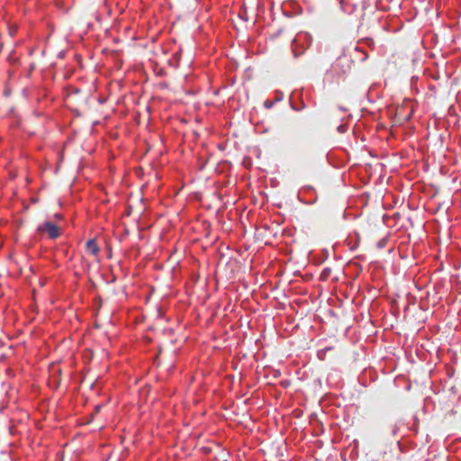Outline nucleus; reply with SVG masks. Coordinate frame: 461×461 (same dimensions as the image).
Masks as SVG:
<instances>
[{"instance_id": "f257e3e1", "label": "nucleus", "mask_w": 461, "mask_h": 461, "mask_svg": "<svg viewBox=\"0 0 461 461\" xmlns=\"http://www.w3.org/2000/svg\"><path fill=\"white\" fill-rule=\"evenodd\" d=\"M37 231L40 233L47 232L48 236L52 240L59 238L61 234L60 229L51 221H45L38 226Z\"/></svg>"}, {"instance_id": "f03ea898", "label": "nucleus", "mask_w": 461, "mask_h": 461, "mask_svg": "<svg viewBox=\"0 0 461 461\" xmlns=\"http://www.w3.org/2000/svg\"><path fill=\"white\" fill-rule=\"evenodd\" d=\"M376 247L379 249L386 248L388 254H390L394 249L393 242L392 241L390 235L388 234L378 241Z\"/></svg>"}, {"instance_id": "7ed1b4c3", "label": "nucleus", "mask_w": 461, "mask_h": 461, "mask_svg": "<svg viewBox=\"0 0 461 461\" xmlns=\"http://www.w3.org/2000/svg\"><path fill=\"white\" fill-rule=\"evenodd\" d=\"M378 19V24L379 26L384 31V32H397L399 30V27L397 25H393L390 23H388L386 20H384L383 17H377Z\"/></svg>"}, {"instance_id": "20e7f679", "label": "nucleus", "mask_w": 461, "mask_h": 461, "mask_svg": "<svg viewBox=\"0 0 461 461\" xmlns=\"http://www.w3.org/2000/svg\"><path fill=\"white\" fill-rule=\"evenodd\" d=\"M86 251L93 255L97 256L99 253V247L95 239L89 240L86 244Z\"/></svg>"}, {"instance_id": "39448f33", "label": "nucleus", "mask_w": 461, "mask_h": 461, "mask_svg": "<svg viewBox=\"0 0 461 461\" xmlns=\"http://www.w3.org/2000/svg\"><path fill=\"white\" fill-rule=\"evenodd\" d=\"M382 218H383L384 224L388 226L389 225L388 221L392 220V218L386 214H383Z\"/></svg>"}, {"instance_id": "423d86ee", "label": "nucleus", "mask_w": 461, "mask_h": 461, "mask_svg": "<svg viewBox=\"0 0 461 461\" xmlns=\"http://www.w3.org/2000/svg\"><path fill=\"white\" fill-rule=\"evenodd\" d=\"M407 296H408V300L411 303H414L415 301H416V297L415 296H412L410 293L407 294Z\"/></svg>"}, {"instance_id": "0eeeda50", "label": "nucleus", "mask_w": 461, "mask_h": 461, "mask_svg": "<svg viewBox=\"0 0 461 461\" xmlns=\"http://www.w3.org/2000/svg\"><path fill=\"white\" fill-rule=\"evenodd\" d=\"M418 291H419V292H422V294H426V296H427L428 298H429V296H430V292H429V290H421V289H419Z\"/></svg>"}, {"instance_id": "6e6552de", "label": "nucleus", "mask_w": 461, "mask_h": 461, "mask_svg": "<svg viewBox=\"0 0 461 461\" xmlns=\"http://www.w3.org/2000/svg\"><path fill=\"white\" fill-rule=\"evenodd\" d=\"M338 131H339V132H345V131H346V126H345L344 124L339 125V126L338 127Z\"/></svg>"}, {"instance_id": "1a4fd4ad", "label": "nucleus", "mask_w": 461, "mask_h": 461, "mask_svg": "<svg viewBox=\"0 0 461 461\" xmlns=\"http://www.w3.org/2000/svg\"><path fill=\"white\" fill-rule=\"evenodd\" d=\"M375 8H376V11L379 10V9H382V10H386L385 7L382 6L380 7L379 6V0H376V5H375Z\"/></svg>"}, {"instance_id": "9d476101", "label": "nucleus", "mask_w": 461, "mask_h": 461, "mask_svg": "<svg viewBox=\"0 0 461 461\" xmlns=\"http://www.w3.org/2000/svg\"><path fill=\"white\" fill-rule=\"evenodd\" d=\"M432 292H433V303H435V302H436L435 295H436V294H437V290H436V289H433V290H432Z\"/></svg>"}, {"instance_id": "9b49d317", "label": "nucleus", "mask_w": 461, "mask_h": 461, "mask_svg": "<svg viewBox=\"0 0 461 461\" xmlns=\"http://www.w3.org/2000/svg\"><path fill=\"white\" fill-rule=\"evenodd\" d=\"M265 105L269 108L272 106V103H268V101H266Z\"/></svg>"}, {"instance_id": "f8f14e48", "label": "nucleus", "mask_w": 461, "mask_h": 461, "mask_svg": "<svg viewBox=\"0 0 461 461\" xmlns=\"http://www.w3.org/2000/svg\"><path fill=\"white\" fill-rule=\"evenodd\" d=\"M422 300H423V294L420 295V308H423Z\"/></svg>"}, {"instance_id": "ddd939ff", "label": "nucleus", "mask_w": 461, "mask_h": 461, "mask_svg": "<svg viewBox=\"0 0 461 461\" xmlns=\"http://www.w3.org/2000/svg\"><path fill=\"white\" fill-rule=\"evenodd\" d=\"M380 267H382L379 265L378 261H376V267H375L376 271H377V270H378V268H380Z\"/></svg>"}]
</instances>
